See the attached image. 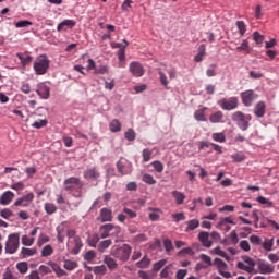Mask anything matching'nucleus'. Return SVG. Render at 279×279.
Instances as JSON below:
<instances>
[{"label": "nucleus", "mask_w": 279, "mask_h": 279, "mask_svg": "<svg viewBox=\"0 0 279 279\" xmlns=\"http://www.w3.org/2000/svg\"><path fill=\"white\" fill-rule=\"evenodd\" d=\"M64 191L72 193L73 197L77 199L82 198L84 194L82 190L84 189V182L77 177H70L63 181Z\"/></svg>", "instance_id": "obj_1"}, {"label": "nucleus", "mask_w": 279, "mask_h": 279, "mask_svg": "<svg viewBox=\"0 0 279 279\" xmlns=\"http://www.w3.org/2000/svg\"><path fill=\"white\" fill-rule=\"evenodd\" d=\"M111 256L120 260V263H128L132 256V247L130 244H122L121 246H112Z\"/></svg>", "instance_id": "obj_2"}, {"label": "nucleus", "mask_w": 279, "mask_h": 279, "mask_svg": "<svg viewBox=\"0 0 279 279\" xmlns=\"http://www.w3.org/2000/svg\"><path fill=\"white\" fill-rule=\"evenodd\" d=\"M100 239H114L121 234V228L113 223H106L99 228Z\"/></svg>", "instance_id": "obj_3"}, {"label": "nucleus", "mask_w": 279, "mask_h": 279, "mask_svg": "<svg viewBox=\"0 0 279 279\" xmlns=\"http://www.w3.org/2000/svg\"><path fill=\"white\" fill-rule=\"evenodd\" d=\"M231 119L236 123L238 128H240L242 132H245L247 128H250V121H252V116H245L243 112L236 111L232 114Z\"/></svg>", "instance_id": "obj_4"}, {"label": "nucleus", "mask_w": 279, "mask_h": 279, "mask_svg": "<svg viewBox=\"0 0 279 279\" xmlns=\"http://www.w3.org/2000/svg\"><path fill=\"white\" fill-rule=\"evenodd\" d=\"M49 58H47V56L43 54L39 56L35 62H34V71L36 73V75H45V73H47V71H49Z\"/></svg>", "instance_id": "obj_5"}, {"label": "nucleus", "mask_w": 279, "mask_h": 279, "mask_svg": "<svg viewBox=\"0 0 279 279\" xmlns=\"http://www.w3.org/2000/svg\"><path fill=\"white\" fill-rule=\"evenodd\" d=\"M20 238L19 233H13L8 236L5 242V253L7 254H16L19 252Z\"/></svg>", "instance_id": "obj_6"}, {"label": "nucleus", "mask_w": 279, "mask_h": 279, "mask_svg": "<svg viewBox=\"0 0 279 279\" xmlns=\"http://www.w3.org/2000/svg\"><path fill=\"white\" fill-rule=\"evenodd\" d=\"M214 265H216L218 274H220L222 278H226V279L232 278V274L230 271H226L228 269V264H226L223 259L215 258Z\"/></svg>", "instance_id": "obj_7"}, {"label": "nucleus", "mask_w": 279, "mask_h": 279, "mask_svg": "<svg viewBox=\"0 0 279 279\" xmlns=\"http://www.w3.org/2000/svg\"><path fill=\"white\" fill-rule=\"evenodd\" d=\"M129 71L133 77H143V75H145V69H143V65L136 61L130 63Z\"/></svg>", "instance_id": "obj_8"}, {"label": "nucleus", "mask_w": 279, "mask_h": 279, "mask_svg": "<svg viewBox=\"0 0 279 279\" xmlns=\"http://www.w3.org/2000/svg\"><path fill=\"white\" fill-rule=\"evenodd\" d=\"M241 98L244 106H250L253 101H256V99H258V94L254 93V90L252 89H248L241 93Z\"/></svg>", "instance_id": "obj_9"}, {"label": "nucleus", "mask_w": 279, "mask_h": 279, "mask_svg": "<svg viewBox=\"0 0 279 279\" xmlns=\"http://www.w3.org/2000/svg\"><path fill=\"white\" fill-rule=\"evenodd\" d=\"M32 202H34V193L31 192L15 201L13 206H22L23 208H27Z\"/></svg>", "instance_id": "obj_10"}, {"label": "nucleus", "mask_w": 279, "mask_h": 279, "mask_svg": "<svg viewBox=\"0 0 279 279\" xmlns=\"http://www.w3.org/2000/svg\"><path fill=\"white\" fill-rule=\"evenodd\" d=\"M117 169L121 175H130V173H132V165L125 160H119L117 162Z\"/></svg>", "instance_id": "obj_11"}, {"label": "nucleus", "mask_w": 279, "mask_h": 279, "mask_svg": "<svg viewBox=\"0 0 279 279\" xmlns=\"http://www.w3.org/2000/svg\"><path fill=\"white\" fill-rule=\"evenodd\" d=\"M257 267H258L259 274H264V275L274 274V271L276 270L274 265L265 260H258Z\"/></svg>", "instance_id": "obj_12"}, {"label": "nucleus", "mask_w": 279, "mask_h": 279, "mask_svg": "<svg viewBox=\"0 0 279 279\" xmlns=\"http://www.w3.org/2000/svg\"><path fill=\"white\" fill-rule=\"evenodd\" d=\"M83 177L85 180H99V178H101V174L99 173V171H97V168L92 167V168H87L84 172H83Z\"/></svg>", "instance_id": "obj_13"}, {"label": "nucleus", "mask_w": 279, "mask_h": 279, "mask_svg": "<svg viewBox=\"0 0 279 279\" xmlns=\"http://www.w3.org/2000/svg\"><path fill=\"white\" fill-rule=\"evenodd\" d=\"M124 47L117 52L118 57V66L119 69H125L126 63H125V47H128V40L123 39Z\"/></svg>", "instance_id": "obj_14"}, {"label": "nucleus", "mask_w": 279, "mask_h": 279, "mask_svg": "<svg viewBox=\"0 0 279 279\" xmlns=\"http://www.w3.org/2000/svg\"><path fill=\"white\" fill-rule=\"evenodd\" d=\"M198 241L202 243L203 247H213V241L210 240V233L202 231L198 233Z\"/></svg>", "instance_id": "obj_15"}, {"label": "nucleus", "mask_w": 279, "mask_h": 279, "mask_svg": "<svg viewBox=\"0 0 279 279\" xmlns=\"http://www.w3.org/2000/svg\"><path fill=\"white\" fill-rule=\"evenodd\" d=\"M77 23L74 20H64L57 26V32H66V29H73Z\"/></svg>", "instance_id": "obj_16"}, {"label": "nucleus", "mask_w": 279, "mask_h": 279, "mask_svg": "<svg viewBox=\"0 0 279 279\" xmlns=\"http://www.w3.org/2000/svg\"><path fill=\"white\" fill-rule=\"evenodd\" d=\"M98 221H101V223L112 221V209H109V208H106V207L100 209V216L98 218Z\"/></svg>", "instance_id": "obj_17"}, {"label": "nucleus", "mask_w": 279, "mask_h": 279, "mask_svg": "<svg viewBox=\"0 0 279 279\" xmlns=\"http://www.w3.org/2000/svg\"><path fill=\"white\" fill-rule=\"evenodd\" d=\"M148 219L150 221H159L160 215H162V209L156 207H148Z\"/></svg>", "instance_id": "obj_18"}, {"label": "nucleus", "mask_w": 279, "mask_h": 279, "mask_svg": "<svg viewBox=\"0 0 279 279\" xmlns=\"http://www.w3.org/2000/svg\"><path fill=\"white\" fill-rule=\"evenodd\" d=\"M16 58H19L23 66L32 64V60H34V57L29 56V52H17Z\"/></svg>", "instance_id": "obj_19"}, {"label": "nucleus", "mask_w": 279, "mask_h": 279, "mask_svg": "<svg viewBox=\"0 0 279 279\" xmlns=\"http://www.w3.org/2000/svg\"><path fill=\"white\" fill-rule=\"evenodd\" d=\"M47 265L51 267L52 271H54L58 278H62V276H66L65 270L62 269V267H60V265H58L56 262L49 260Z\"/></svg>", "instance_id": "obj_20"}, {"label": "nucleus", "mask_w": 279, "mask_h": 279, "mask_svg": "<svg viewBox=\"0 0 279 279\" xmlns=\"http://www.w3.org/2000/svg\"><path fill=\"white\" fill-rule=\"evenodd\" d=\"M104 263H105V265H107V267H108V269H110V271H114V269H117V267H119L117 259L112 258L109 255H106L104 257Z\"/></svg>", "instance_id": "obj_21"}, {"label": "nucleus", "mask_w": 279, "mask_h": 279, "mask_svg": "<svg viewBox=\"0 0 279 279\" xmlns=\"http://www.w3.org/2000/svg\"><path fill=\"white\" fill-rule=\"evenodd\" d=\"M82 247H84V243L82 242V238L75 236L74 247L71 250V254H73V256H77V254H80V252L82 251Z\"/></svg>", "instance_id": "obj_22"}, {"label": "nucleus", "mask_w": 279, "mask_h": 279, "mask_svg": "<svg viewBox=\"0 0 279 279\" xmlns=\"http://www.w3.org/2000/svg\"><path fill=\"white\" fill-rule=\"evenodd\" d=\"M12 199H14V193L13 192H5L1 195L0 197V204L2 206H8V204H10L12 202Z\"/></svg>", "instance_id": "obj_23"}, {"label": "nucleus", "mask_w": 279, "mask_h": 279, "mask_svg": "<svg viewBox=\"0 0 279 279\" xmlns=\"http://www.w3.org/2000/svg\"><path fill=\"white\" fill-rule=\"evenodd\" d=\"M49 87L45 84H39L38 88H37V95H39V97H41V99H49Z\"/></svg>", "instance_id": "obj_24"}, {"label": "nucleus", "mask_w": 279, "mask_h": 279, "mask_svg": "<svg viewBox=\"0 0 279 279\" xmlns=\"http://www.w3.org/2000/svg\"><path fill=\"white\" fill-rule=\"evenodd\" d=\"M171 195L175 199V204L178 206H182V204H184V199H186V195L180 191H172Z\"/></svg>", "instance_id": "obj_25"}, {"label": "nucleus", "mask_w": 279, "mask_h": 279, "mask_svg": "<svg viewBox=\"0 0 279 279\" xmlns=\"http://www.w3.org/2000/svg\"><path fill=\"white\" fill-rule=\"evenodd\" d=\"M219 106H236L239 104V98L231 97V98H222L218 101Z\"/></svg>", "instance_id": "obj_26"}, {"label": "nucleus", "mask_w": 279, "mask_h": 279, "mask_svg": "<svg viewBox=\"0 0 279 279\" xmlns=\"http://www.w3.org/2000/svg\"><path fill=\"white\" fill-rule=\"evenodd\" d=\"M151 265V259L145 255L140 262L136 263L138 269H147Z\"/></svg>", "instance_id": "obj_27"}, {"label": "nucleus", "mask_w": 279, "mask_h": 279, "mask_svg": "<svg viewBox=\"0 0 279 279\" xmlns=\"http://www.w3.org/2000/svg\"><path fill=\"white\" fill-rule=\"evenodd\" d=\"M204 56H206V45L202 44L198 47V52L197 54L194 57V60L196 62H202V60H204Z\"/></svg>", "instance_id": "obj_28"}, {"label": "nucleus", "mask_w": 279, "mask_h": 279, "mask_svg": "<svg viewBox=\"0 0 279 279\" xmlns=\"http://www.w3.org/2000/svg\"><path fill=\"white\" fill-rule=\"evenodd\" d=\"M186 229L185 232H191L193 230H197V228H199V220L197 219H192L190 221H186Z\"/></svg>", "instance_id": "obj_29"}, {"label": "nucleus", "mask_w": 279, "mask_h": 279, "mask_svg": "<svg viewBox=\"0 0 279 279\" xmlns=\"http://www.w3.org/2000/svg\"><path fill=\"white\" fill-rule=\"evenodd\" d=\"M100 239L101 236H99V234L94 233L87 239V244L89 245V247H97Z\"/></svg>", "instance_id": "obj_30"}, {"label": "nucleus", "mask_w": 279, "mask_h": 279, "mask_svg": "<svg viewBox=\"0 0 279 279\" xmlns=\"http://www.w3.org/2000/svg\"><path fill=\"white\" fill-rule=\"evenodd\" d=\"M47 125H49V120L41 119V120H36L32 124V128H34L35 130H41V128H47Z\"/></svg>", "instance_id": "obj_31"}, {"label": "nucleus", "mask_w": 279, "mask_h": 279, "mask_svg": "<svg viewBox=\"0 0 279 279\" xmlns=\"http://www.w3.org/2000/svg\"><path fill=\"white\" fill-rule=\"evenodd\" d=\"M210 123H221L223 121V113L221 111H217L209 117Z\"/></svg>", "instance_id": "obj_32"}, {"label": "nucleus", "mask_w": 279, "mask_h": 279, "mask_svg": "<svg viewBox=\"0 0 279 279\" xmlns=\"http://www.w3.org/2000/svg\"><path fill=\"white\" fill-rule=\"evenodd\" d=\"M110 132L117 133L121 132V122L117 119H113L109 124Z\"/></svg>", "instance_id": "obj_33"}, {"label": "nucleus", "mask_w": 279, "mask_h": 279, "mask_svg": "<svg viewBox=\"0 0 279 279\" xmlns=\"http://www.w3.org/2000/svg\"><path fill=\"white\" fill-rule=\"evenodd\" d=\"M110 245H112V240H105L101 241L98 244V252H100L101 254H104L106 252V250H108V247H110Z\"/></svg>", "instance_id": "obj_34"}, {"label": "nucleus", "mask_w": 279, "mask_h": 279, "mask_svg": "<svg viewBox=\"0 0 279 279\" xmlns=\"http://www.w3.org/2000/svg\"><path fill=\"white\" fill-rule=\"evenodd\" d=\"M63 267L66 269V271H73V269H77V262L64 259Z\"/></svg>", "instance_id": "obj_35"}, {"label": "nucleus", "mask_w": 279, "mask_h": 279, "mask_svg": "<svg viewBox=\"0 0 279 279\" xmlns=\"http://www.w3.org/2000/svg\"><path fill=\"white\" fill-rule=\"evenodd\" d=\"M263 250L266 252H271L274 250V238L271 239H266L263 244H262Z\"/></svg>", "instance_id": "obj_36"}, {"label": "nucleus", "mask_w": 279, "mask_h": 279, "mask_svg": "<svg viewBox=\"0 0 279 279\" xmlns=\"http://www.w3.org/2000/svg\"><path fill=\"white\" fill-rule=\"evenodd\" d=\"M213 254L216 256H221V258H226V260H230V257L228 256V253L226 251H222L221 247L217 246L211 251Z\"/></svg>", "instance_id": "obj_37"}, {"label": "nucleus", "mask_w": 279, "mask_h": 279, "mask_svg": "<svg viewBox=\"0 0 279 279\" xmlns=\"http://www.w3.org/2000/svg\"><path fill=\"white\" fill-rule=\"evenodd\" d=\"M16 269L20 274H27V271H29V266L27 265V262H20L16 264Z\"/></svg>", "instance_id": "obj_38"}, {"label": "nucleus", "mask_w": 279, "mask_h": 279, "mask_svg": "<svg viewBox=\"0 0 279 279\" xmlns=\"http://www.w3.org/2000/svg\"><path fill=\"white\" fill-rule=\"evenodd\" d=\"M165 265H167V259H161L156 262L153 265L151 271H154L155 274H157V271H160V269H162V267H165Z\"/></svg>", "instance_id": "obj_39"}, {"label": "nucleus", "mask_w": 279, "mask_h": 279, "mask_svg": "<svg viewBox=\"0 0 279 279\" xmlns=\"http://www.w3.org/2000/svg\"><path fill=\"white\" fill-rule=\"evenodd\" d=\"M206 110H208V108H203L202 110H197L194 113V118L196 121H206V116H204V113L206 112Z\"/></svg>", "instance_id": "obj_40"}, {"label": "nucleus", "mask_w": 279, "mask_h": 279, "mask_svg": "<svg viewBox=\"0 0 279 279\" xmlns=\"http://www.w3.org/2000/svg\"><path fill=\"white\" fill-rule=\"evenodd\" d=\"M236 51H246L250 53V41L247 39H243L241 45L235 48Z\"/></svg>", "instance_id": "obj_41"}, {"label": "nucleus", "mask_w": 279, "mask_h": 279, "mask_svg": "<svg viewBox=\"0 0 279 279\" xmlns=\"http://www.w3.org/2000/svg\"><path fill=\"white\" fill-rule=\"evenodd\" d=\"M36 248H26L22 247L21 254L23 255V258H27L29 256H34L36 254Z\"/></svg>", "instance_id": "obj_42"}, {"label": "nucleus", "mask_w": 279, "mask_h": 279, "mask_svg": "<svg viewBox=\"0 0 279 279\" xmlns=\"http://www.w3.org/2000/svg\"><path fill=\"white\" fill-rule=\"evenodd\" d=\"M47 215H53V213H57L58 207L53 203H46L44 206Z\"/></svg>", "instance_id": "obj_43"}, {"label": "nucleus", "mask_w": 279, "mask_h": 279, "mask_svg": "<svg viewBox=\"0 0 279 279\" xmlns=\"http://www.w3.org/2000/svg\"><path fill=\"white\" fill-rule=\"evenodd\" d=\"M238 269H242L243 271H247V274H253L254 268L250 265H245L243 262H238L236 264Z\"/></svg>", "instance_id": "obj_44"}, {"label": "nucleus", "mask_w": 279, "mask_h": 279, "mask_svg": "<svg viewBox=\"0 0 279 279\" xmlns=\"http://www.w3.org/2000/svg\"><path fill=\"white\" fill-rule=\"evenodd\" d=\"M0 217L2 219H10V217H14V213L10 208H4L0 210Z\"/></svg>", "instance_id": "obj_45"}, {"label": "nucleus", "mask_w": 279, "mask_h": 279, "mask_svg": "<svg viewBox=\"0 0 279 279\" xmlns=\"http://www.w3.org/2000/svg\"><path fill=\"white\" fill-rule=\"evenodd\" d=\"M236 27L239 29L240 36H245V33L247 32V26H245V22L238 21L236 22Z\"/></svg>", "instance_id": "obj_46"}, {"label": "nucleus", "mask_w": 279, "mask_h": 279, "mask_svg": "<svg viewBox=\"0 0 279 279\" xmlns=\"http://www.w3.org/2000/svg\"><path fill=\"white\" fill-rule=\"evenodd\" d=\"M51 254H53V246L49 244L44 246V248L41 250V256L44 258H47V256H51Z\"/></svg>", "instance_id": "obj_47"}, {"label": "nucleus", "mask_w": 279, "mask_h": 279, "mask_svg": "<svg viewBox=\"0 0 279 279\" xmlns=\"http://www.w3.org/2000/svg\"><path fill=\"white\" fill-rule=\"evenodd\" d=\"M50 239L47 234L40 233L38 240H37V245L38 247H43L45 243H49Z\"/></svg>", "instance_id": "obj_48"}, {"label": "nucleus", "mask_w": 279, "mask_h": 279, "mask_svg": "<svg viewBox=\"0 0 279 279\" xmlns=\"http://www.w3.org/2000/svg\"><path fill=\"white\" fill-rule=\"evenodd\" d=\"M232 162H243L245 160V155L243 153H234L231 155Z\"/></svg>", "instance_id": "obj_49"}, {"label": "nucleus", "mask_w": 279, "mask_h": 279, "mask_svg": "<svg viewBox=\"0 0 279 279\" xmlns=\"http://www.w3.org/2000/svg\"><path fill=\"white\" fill-rule=\"evenodd\" d=\"M201 260L205 264V267H213V258L206 254L199 255Z\"/></svg>", "instance_id": "obj_50"}, {"label": "nucleus", "mask_w": 279, "mask_h": 279, "mask_svg": "<svg viewBox=\"0 0 279 279\" xmlns=\"http://www.w3.org/2000/svg\"><path fill=\"white\" fill-rule=\"evenodd\" d=\"M34 238H29L27 235L22 236V245H25L26 247H32L34 245Z\"/></svg>", "instance_id": "obj_51"}, {"label": "nucleus", "mask_w": 279, "mask_h": 279, "mask_svg": "<svg viewBox=\"0 0 279 279\" xmlns=\"http://www.w3.org/2000/svg\"><path fill=\"white\" fill-rule=\"evenodd\" d=\"M108 73V65L96 66L94 74L95 75H106Z\"/></svg>", "instance_id": "obj_52"}, {"label": "nucleus", "mask_w": 279, "mask_h": 279, "mask_svg": "<svg viewBox=\"0 0 279 279\" xmlns=\"http://www.w3.org/2000/svg\"><path fill=\"white\" fill-rule=\"evenodd\" d=\"M253 40H255L256 45H263V43L265 40V36H263L258 32H254L253 33Z\"/></svg>", "instance_id": "obj_53"}, {"label": "nucleus", "mask_w": 279, "mask_h": 279, "mask_svg": "<svg viewBox=\"0 0 279 279\" xmlns=\"http://www.w3.org/2000/svg\"><path fill=\"white\" fill-rule=\"evenodd\" d=\"M255 117H258V119L265 117V106H257L254 109Z\"/></svg>", "instance_id": "obj_54"}, {"label": "nucleus", "mask_w": 279, "mask_h": 279, "mask_svg": "<svg viewBox=\"0 0 279 279\" xmlns=\"http://www.w3.org/2000/svg\"><path fill=\"white\" fill-rule=\"evenodd\" d=\"M151 167H154L157 173H162V171H165V165H162L160 161H153Z\"/></svg>", "instance_id": "obj_55"}, {"label": "nucleus", "mask_w": 279, "mask_h": 279, "mask_svg": "<svg viewBox=\"0 0 279 279\" xmlns=\"http://www.w3.org/2000/svg\"><path fill=\"white\" fill-rule=\"evenodd\" d=\"M29 25H33V23L28 20H22L15 23V27H17V29L29 27Z\"/></svg>", "instance_id": "obj_56"}, {"label": "nucleus", "mask_w": 279, "mask_h": 279, "mask_svg": "<svg viewBox=\"0 0 279 279\" xmlns=\"http://www.w3.org/2000/svg\"><path fill=\"white\" fill-rule=\"evenodd\" d=\"M106 271L107 269H106V266L104 265L94 267V274H96L97 276H104Z\"/></svg>", "instance_id": "obj_57"}, {"label": "nucleus", "mask_w": 279, "mask_h": 279, "mask_svg": "<svg viewBox=\"0 0 279 279\" xmlns=\"http://www.w3.org/2000/svg\"><path fill=\"white\" fill-rule=\"evenodd\" d=\"M163 247H165L167 254H169V252H172V250H173V242H171V240H169V239L163 240Z\"/></svg>", "instance_id": "obj_58"}, {"label": "nucleus", "mask_w": 279, "mask_h": 279, "mask_svg": "<svg viewBox=\"0 0 279 279\" xmlns=\"http://www.w3.org/2000/svg\"><path fill=\"white\" fill-rule=\"evenodd\" d=\"M143 182H145L146 184L153 185V184H156V179H154L151 174H144Z\"/></svg>", "instance_id": "obj_59"}, {"label": "nucleus", "mask_w": 279, "mask_h": 279, "mask_svg": "<svg viewBox=\"0 0 279 279\" xmlns=\"http://www.w3.org/2000/svg\"><path fill=\"white\" fill-rule=\"evenodd\" d=\"M142 154L144 162H149V160H151V150L149 148H145Z\"/></svg>", "instance_id": "obj_60"}, {"label": "nucleus", "mask_w": 279, "mask_h": 279, "mask_svg": "<svg viewBox=\"0 0 279 279\" xmlns=\"http://www.w3.org/2000/svg\"><path fill=\"white\" fill-rule=\"evenodd\" d=\"M250 242L253 244V245H263V240L260 239V236L258 235H251L250 236Z\"/></svg>", "instance_id": "obj_61"}, {"label": "nucleus", "mask_w": 279, "mask_h": 279, "mask_svg": "<svg viewBox=\"0 0 279 279\" xmlns=\"http://www.w3.org/2000/svg\"><path fill=\"white\" fill-rule=\"evenodd\" d=\"M124 136L126 138V141H134L136 138V133L134 132V130L129 129L125 133Z\"/></svg>", "instance_id": "obj_62"}, {"label": "nucleus", "mask_w": 279, "mask_h": 279, "mask_svg": "<svg viewBox=\"0 0 279 279\" xmlns=\"http://www.w3.org/2000/svg\"><path fill=\"white\" fill-rule=\"evenodd\" d=\"M10 187L13 191H23V189H25V183H23V181H19L16 183H13Z\"/></svg>", "instance_id": "obj_63"}, {"label": "nucleus", "mask_w": 279, "mask_h": 279, "mask_svg": "<svg viewBox=\"0 0 279 279\" xmlns=\"http://www.w3.org/2000/svg\"><path fill=\"white\" fill-rule=\"evenodd\" d=\"M240 250H243V252H250V250H252L250 242L247 240H242L240 242Z\"/></svg>", "instance_id": "obj_64"}]
</instances>
